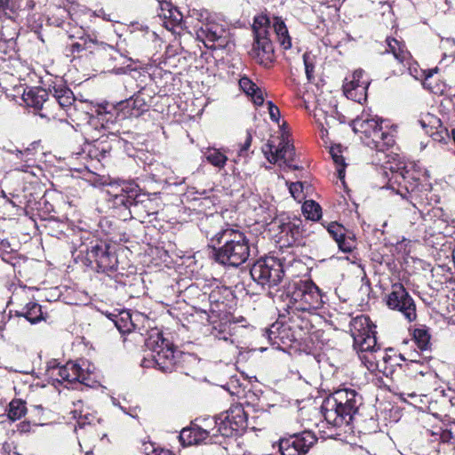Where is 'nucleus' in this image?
I'll use <instances>...</instances> for the list:
<instances>
[{
	"label": "nucleus",
	"mask_w": 455,
	"mask_h": 455,
	"mask_svg": "<svg viewBox=\"0 0 455 455\" xmlns=\"http://www.w3.org/2000/svg\"><path fill=\"white\" fill-rule=\"evenodd\" d=\"M272 27L281 47L283 50L291 47L287 27L280 17H274L271 21L266 14L256 16L252 24L254 40L249 54L253 60L266 68H271L275 61L274 44L270 39Z\"/></svg>",
	"instance_id": "1"
},
{
	"label": "nucleus",
	"mask_w": 455,
	"mask_h": 455,
	"mask_svg": "<svg viewBox=\"0 0 455 455\" xmlns=\"http://www.w3.org/2000/svg\"><path fill=\"white\" fill-rule=\"evenodd\" d=\"M212 243L215 248L214 258L222 265L237 267L251 256L249 239L239 229H222L214 235Z\"/></svg>",
	"instance_id": "2"
},
{
	"label": "nucleus",
	"mask_w": 455,
	"mask_h": 455,
	"mask_svg": "<svg viewBox=\"0 0 455 455\" xmlns=\"http://www.w3.org/2000/svg\"><path fill=\"white\" fill-rule=\"evenodd\" d=\"M285 311L291 322L303 320L323 305L320 289L310 280L295 282L287 289Z\"/></svg>",
	"instance_id": "3"
},
{
	"label": "nucleus",
	"mask_w": 455,
	"mask_h": 455,
	"mask_svg": "<svg viewBox=\"0 0 455 455\" xmlns=\"http://www.w3.org/2000/svg\"><path fill=\"white\" fill-rule=\"evenodd\" d=\"M362 403V396L355 389H338L324 399L322 413L326 422L333 427L348 426Z\"/></svg>",
	"instance_id": "4"
},
{
	"label": "nucleus",
	"mask_w": 455,
	"mask_h": 455,
	"mask_svg": "<svg viewBox=\"0 0 455 455\" xmlns=\"http://www.w3.org/2000/svg\"><path fill=\"white\" fill-rule=\"evenodd\" d=\"M355 133H362L371 139V143L379 151L396 149L397 130L395 125H389L387 121L381 120L373 116L370 110H363L360 116L352 120L350 124Z\"/></svg>",
	"instance_id": "5"
},
{
	"label": "nucleus",
	"mask_w": 455,
	"mask_h": 455,
	"mask_svg": "<svg viewBox=\"0 0 455 455\" xmlns=\"http://www.w3.org/2000/svg\"><path fill=\"white\" fill-rule=\"evenodd\" d=\"M113 204L116 208L128 210L132 218L141 222L147 217L156 214L159 208L156 197L141 193L134 183H124L119 191L113 195Z\"/></svg>",
	"instance_id": "6"
},
{
	"label": "nucleus",
	"mask_w": 455,
	"mask_h": 455,
	"mask_svg": "<svg viewBox=\"0 0 455 455\" xmlns=\"http://www.w3.org/2000/svg\"><path fill=\"white\" fill-rule=\"evenodd\" d=\"M145 346L151 352V359L145 358L142 361L143 367L153 364L163 372H172L177 363L179 351L174 350L172 344L163 337V333L153 329L145 339Z\"/></svg>",
	"instance_id": "7"
},
{
	"label": "nucleus",
	"mask_w": 455,
	"mask_h": 455,
	"mask_svg": "<svg viewBox=\"0 0 455 455\" xmlns=\"http://www.w3.org/2000/svg\"><path fill=\"white\" fill-rule=\"evenodd\" d=\"M375 326L370 318L360 315L354 317L349 323V331L354 339V348L357 351L363 363L372 365V355L377 345Z\"/></svg>",
	"instance_id": "8"
},
{
	"label": "nucleus",
	"mask_w": 455,
	"mask_h": 455,
	"mask_svg": "<svg viewBox=\"0 0 455 455\" xmlns=\"http://www.w3.org/2000/svg\"><path fill=\"white\" fill-rule=\"evenodd\" d=\"M252 280L264 290L277 286L283 279L282 263L274 257L257 260L250 270Z\"/></svg>",
	"instance_id": "9"
},
{
	"label": "nucleus",
	"mask_w": 455,
	"mask_h": 455,
	"mask_svg": "<svg viewBox=\"0 0 455 455\" xmlns=\"http://www.w3.org/2000/svg\"><path fill=\"white\" fill-rule=\"evenodd\" d=\"M196 36L209 49H226L234 44V36L228 26L215 19L201 27Z\"/></svg>",
	"instance_id": "10"
},
{
	"label": "nucleus",
	"mask_w": 455,
	"mask_h": 455,
	"mask_svg": "<svg viewBox=\"0 0 455 455\" xmlns=\"http://www.w3.org/2000/svg\"><path fill=\"white\" fill-rule=\"evenodd\" d=\"M87 266L96 267L98 272L115 271L117 267V257L111 246L101 241L91 242L85 250Z\"/></svg>",
	"instance_id": "11"
},
{
	"label": "nucleus",
	"mask_w": 455,
	"mask_h": 455,
	"mask_svg": "<svg viewBox=\"0 0 455 455\" xmlns=\"http://www.w3.org/2000/svg\"><path fill=\"white\" fill-rule=\"evenodd\" d=\"M217 431L223 436H233L246 429L248 417L240 403L232 404L228 410L221 412L214 419Z\"/></svg>",
	"instance_id": "12"
},
{
	"label": "nucleus",
	"mask_w": 455,
	"mask_h": 455,
	"mask_svg": "<svg viewBox=\"0 0 455 455\" xmlns=\"http://www.w3.org/2000/svg\"><path fill=\"white\" fill-rule=\"evenodd\" d=\"M47 374L54 380L62 383L66 382V387L76 382L88 385L85 371L81 364L68 362L65 365L60 366L55 362L49 363Z\"/></svg>",
	"instance_id": "13"
},
{
	"label": "nucleus",
	"mask_w": 455,
	"mask_h": 455,
	"mask_svg": "<svg viewBox=\"0 0 455 455\" xmlns=\"http://www.w3.org/2000/svg\"><path fill=\"white\" fill-rule=\"evenodd\" d=\"M50 88L45 90L42 87H31L25 90L22 94V100L28 108H33L39 111L38 115L43 118H54L56 114L53 112L52 103L50 99Z\"/></svg>",
	"instance_id": "14"
},
{
	"label": "nucleus",
	"mask_w": 455,
	"mask_h": 455,
	"mask_svg": "<svg viewBox=\"0 0 455 455\" xmlns=\"http://www.w3.org/2000/svg\"><path fill=\"white\" fill-rule=\"evenodd\" d=\"M262 152L271 164L281 161L290 169H299L298 165L292 164L295 156L294 147L284 139H282L278 145H275L273 140H268L267 143L262 147Z\"/></svg>",
	"instance_id": "15"
},
{
	"label": "nucleus",
	"mask_w": 455,
	"mask_h": 455,
	"mask_svg": "<svg viewBox=\"0 0 455 455\" xmlns=\"http://www.w3.org/2000/svg\"><path fill=\"white\" fill-rule=\"evenodd\" d=\"M36 143H32L30 147L24 149L18 148H7L4 147V150L12 156L10 162L12 163V168L14 171L29 173L36 176L35 170L39 171L36 165Z\"/></svg>",
	"instance_id": "16"
},
{
	"label": "nucleus",
	"mask_w": 455,
	"mask_h": 455,
	"mask_svg": "<svg viewBox=\"0 0 455 455\" xmlns=\"http://www.w3.org/2000/svg\"><path fill=\"white\" fill-rule=\"evenodd\" d=\"M158 18L163 26L174 34H180L183 30H188V20H184L183 14L173 6L171 2L159 1Z\"/></svg>",
	"instance_id": "17"
},
{
	"label": "nucleus",
	"mask_w": 455,
	"mask_h": 455,
	"mask_svg": "<svg viewBox=\"0 0 455 455\" xmlns=\"http://www.w3.org/2000/svg\"><path fill=\"white\" fill-rule=\"evenodd\" d=\"M315 442L316 438L312 432L304 431L289 438L281 439L279 451L282 455H303Z\"/></svg>",
	"instance_id": "18"
},
{
	"label": "nucleus",
	"mask_w": 455,
	"mask_h": 455,
	"mask_svg": "<svg viewBox=\"0 0 455 455\" xmlns=\"http://www.w3.org/2000/svg\"><path fill=\"white\" fill-rule=\"evenodd\" d=\"M301 221H291L288 219H276L272 222L273 228L278 230L279 241H283L287 245L294 243L302 235Z\"/></svg>",
	"instance_id": "19"
},
{
	"label": "nucleus",
	"mask_w": 455,
	"mask_h": 455,
	"mask_svg": "<svg viewBox=\"0 0 455 455\" xmlns=\"http://www.w3.org/2000/svg\"><path fill=\"white\" fill-rule=\"evenodd\" d=\"M111 320L115 323L117 330L122 332H131L135 330L140 331L139 323L146 320L145 315L139 312L131 313L130 311L123 310L118 315H111Z\"/></svg>",
	"instance_id": "20"
},
{
	"label": "nucleus",
	"mask_w": 455,
	"mask_h": 455,
	"mask_svg": "<svg viewBox=\"0 0 455 455\" xmlns=\"http://www.w3.org/2000/svg\"><path fill=\"white\" fill-rule=\"evenodd\" d=\"M86 135L87 137L85 138L84 152H86L87 156L92 159L100 161L105 158L110 151V146L107 138L103 135L95 138L94 136L90 135L89 132L86 133Z\"/></svg>",
	"instance_id": "21"
},
{
	"label": "nucleus",
	"mask_w": 455,
	"mask_h": 455,
	"mask_svg": "<svg viewBox=\"0 0 455 455\" xmlns=\"http://www.w3.org/2000/svg\"><path fill=\"white\" fill-rule=\"evenodd\" d=\"M396 156L397 154L393 150L386 155L387 160L383 164V175L387 181L382 188L391 189L398 194V190L395 188V185L398 183V160Z\"/></svg>",
	"instance_id": "22"
},
{
	"label": "nucleus",
	"mask_w": 455,
	"mask_h": 455,
	"mask_svg": "<svg viewBox=\"0 0 455 455\" xmlns=\"http://www.w3.org/2000/svg\"><path fill=\"white\" fill-rule=\"evenodd\" d=\"M209 437V431L202 428L197 425H193L189 427L183 428L180 431L179 436L180 441L183 446H189L206 443V440Z\"/></svg>",
	"instance_id": "23"
},
{
	"label": "nucleus",
	"mask_w": 455,
	"mask_h": 455,
	"mask_svg": "<svg viewBox=\"0 0 455 455\" xmlns=\"http://www.w3.org/2000/svg\"><path fill=\"white\" fill-rule=\"evenodd\" d=\"M50 95L53 98V101L57 102L59 107L66 111L71 109L76 100L73 92L62 84L50 86Z\"/></svg>",
	"instance_id": "24"
},
{
	"label": "nucleus",
	"mask_w": 455,
	"mask_h": 455,
	"mask_svg": "<svg viewBox=\"0 0 455 455\" xmlns=\"http://www.w3.org/2000/svg\"><path fill=\"white\" fill-rule=\"evenodd\" d=\"M203 157L213 167L221 171L225 168L228 157L227 150L223 148L204 147L200 149Z\"/></svg>",
	"instance_id": "25"
},
{
	"label": "nucleus",
	"mask_w": 455,
	"mask_h": 455,
	"mask_svg": "<svg viewBox=\"0 0 455 455\" xmlns=\"http://www.w3.org/2000/svg\"><path fill=\"white\" fill-rule=\"evenodd\" d=\"M404 43L400 42V63L406 68L408 75L416 80H423L425 69L419 68V64L412 60L411 53L404 50Z\"/></svg>",
	"instance_id": "26"
},
{
	"label": "nucleus",
	"mask_w": 455,
	"mask_h": 455,
	"mask_svg": "<svg viewBox=\"0 0 455 455\" xmlns=\"http://www.w3.org/2000/svg\"><path fill=\"white\" fill-rule=\"evenodd\" d=\"M400 313L409 322L417 318L416 305L413 299L409 295L403 286L400 283Z\"/></svg>",
	"instance_id": "27"
},
{
	"label": "nucleus",
	"mask_w": 455,
	"mask_h": 455,
	"mask_svg": "<svg viewBox=\"0 0 455 455\" xmlns=\"http://www.w3.org/2000/svg\"><path fill=\"white\" fill-rule=\"evenodd\" d=\"M98 45V52H100V53H108V63L109 65H112L113 63L124 65L128 61L132 60L131 58H128L125 52H121V50L116 49L110 44L100 41Z\"/></svg>",
	"instance_id": "28"
},
{
	"label": "nucleus",
	"mask_w": 455,
	"mask_h": 455,
	"mask_svg": "<svg viewBox=\"0 0 455 455\" xmlns=\"http://www.w3.org/2000/svg\"><path fill=\"white\" fill-rule=\"evenodd\" d=\"M112 115L107 112L99 111L96 116H91L88 120V124L85 127V133H88L92 129L100 132V130H108L110 125L114 124L111 120Z\"/></svg>",
	"instance_id": "29"
},
{
	"label": "nucleus",
	"mask_w": 455,
	"mask_h": 455,
	"mask_svg": "<svg viewBox=\"0 0 455 455\" xmlns=\"http://www.w3.org/2000/svg\"><path fill=\"white\" fill-rule=\"evenodd\" d=\"M369 85L370 82L368 80L362 81L361 85L357 87H354V85L351 84L343 85L344 94L347 99L362 103V101L366 100Z\"/></svg>",
	"instance_id": "30"
},
{
	"label": "nucleus",
	"mask_w": 455,
	"mask_h": 455,
	"mask_svg": "<svg viewBox=\"0 0 455 455\" xmlns=\"http://www.w3.org/2000/svg\"><path fill=\"white\" fill-rule=\"evenodd\" d=\"M192 20L194 23L193 30L196 35L199 31V28L204 27V25L212 22L214 18L210 14L207 10H198L192 9L188 12V17L187 18Z\"/></svg>",
	"instance_id": "31"
},
{
	"label": "nucleus",
	"mask_w": 455,
	"mask_h": 455,
	"mask_svg": "<svg viewBox=\"0 0 455 455\" xmlns=\"http://www.w3.org/2000/svg\"><path fill=\"white\" fill-rule=\"evenodd\" d=\"M99 43L100 41L92 36H83L79 37L77 42L73 43L70 45V51L72 53L81 52L83 51H86L89 52V53H92V48L98 49Z\"/></svg>",
	"instance_id": "32"
},
{
	"label": "nucleus",
	"mask_w": 455,
	"mask_h": 455,
	"mask_svg": "<svg viewBox=\"0 0 455 455\" xmlns=\"http://www.w3.org/2000/svg\"><path fill=\"white\" fill-rule=\"evenodd\" d=\"M23 310L19 315L25 317L32 324L43 319L41 306L36 302L28 303Z\"/></svg>",
	"instance_id": "33"
},
{
	"label": "nucleus",
	"mask_w": 455,
	"mask_h": 455,
	"mask_svg": "<svg viewBox=\"0 0 455 455\" xmlns=\"http://www.w3.org/2000/svg\"><path fill=\"white\" fill-rule=\"evenodd\" d=\"M24 9V0H0V10L12 19Z\"/></svg>",
	"instance_id": "34"
},
{
	"label": "nucleus",
	"mask_w": 455,
	"mask_h": 455,
	"mask_svg": "<svg viewBox=\"0 0 455 455\" xmlns=\"http://www.w3.org/2000/svg\"><path fill=\"white\" fill-rule=\"evenodd\" d=\"M27 412L26 403L20 399H14L9 403L7 411L8 418L12 420L21 419Z\"/></svg>",
	"instance_id": "35"
},
{
	"label": "nucleus",
	"mask_w": 455,
	"mask_h": 455,
	"mask_svg": "<svg viewBox=\"0 0 455 455\" xmlns=\"http://www.w3.org/2000/svg\"><path fill=\"white\" fill-rule=\"evenodd\" d=\"M127 106L131 108V115L133 116H140L148 110L146 100L140 94L132 96L127 101Z\"/></svg>",
	"instance_id": "36"
},
{
	"label": "nucleus",
	"mask_w": 455,
	"mask_h": 455,
	"mask_svg": "<svg viewBox=\"0 0 455 455\" xmlns=\"http://www.w3.org/2000/svg\"><path fill=\"white\" fill-rule=\"evenodd\" d=\"M341 149L340 146H333L330 149V154L331 158L336 164L337 173L339 180H343L345 178V169L346 164L344 157L340 155Z\"/></svg>",
	"instance_id": "37"
},
{
	"label": "nucleus",
	"mask_w": 455,
	"mask_h": 455,
	"mask_svg": "<svg viewBox=\"0 0 455 455\" xmlns=\"http://www.w3.org/2000/svg\"><path fill=\"white\" fill-rule=\"evenodd\" d=\"M302 211L305 217L311 220H318L322 217V208L315 201H306L303 204Z\"/></svg>",
	"instance_id": "38"
},
{
	"label": "nucleus",
	"mask_w": 455,
	"mask_h": 455,
	"mask_svg": "<svg viewBox=\"0 0 455 455\" xmlns=\"http://www.w3.org/2000/svg\"><path fill=\"white\" fill-rule=\"evenodd\" d=\"M412 337L414 342L421 350H427L429 347L430 335L426 329L417 328L413 330Z\"/></svg>",
	"instance_id": "39"
},
{
	"label": "nucleus",
	"mask_w": 455,
	"mask_h": 455,
	"mask_svg": "<svg viewBox=\"0 0 455 455\" xmlns=\"http://www.w3.org/2000/svg\"><path fill=\"white\" fill-rule=\"evenodd\" d=\"M303 62L307 79L308 82H312L315 78L314 73L316 64V57L312 52H306L303 54Z\"/></svg>",
	"instance_id": "40"
},
{
	"label": "nucleus",
	"mask_w": 455,
	"mask_h": 455,
	"mask_svg": "<svg viewBox=\"0 0 455 455\" xmlns=\"http://www.w3.org/2000/svg\"><path fill=\"white\" fill-rule=\"evenodd\" d=\"M72 413L73 418L76 419L77 426L79 427H84L86 425H91L95 419V416H93L92 414H90L88 412L83 414L82 411H78L77 409L74 410Z\"/></svg>",
	"instance_id": "41"
},
{
	"label": "nucleus",
	"mask_w": 455,
	"mask_h": 455,
	"mask_svg": "<svg viewBox=\"0 0 455 455\" xmlns=\"http://www.w3.org/2000/svg\"><path fill=\"white\" fill-rule=\"evenodd\" d=\"M251 134L247 132L243 142L239 144V148L237 150L238 157H247L249 156V149L251 145Z\"/></svg>",
	"instance_id": "42"
},
{
	"label": "nucleus",
	"mask_w": 455,
	"mask_h": 455,
	"mask_svg": "<svg viewBox=\"0 0 455 455\" xmlns=\"http://www.w3.org/2000/svg\"><path fill=\"white\" fill-rule=\"evenodd\" d=\"M289 191L292 197L298 201L304 198L303 183L300 181L291 182L289 186Z\"/></svg>",
	"instance_id": "43"
},
{
	"label": "nucleus",
	"mask_w": 455,
	"mask_h": 455,
	"mask_svg": "<svg viewBox=\"0 0 455 455\" xmlns=\"http://www.w3.org/2000/svg\"><path fill=\"white\" fill-rule=\"evenodd\" d=\"M421 127L426 130V132H429L427 130L428 127H434L436 124H440V119L431 114H427L423 118L419 121Z\"/></svg>",
	"instance_id": "44"
},
{
	"label": "nucleus",
	"mask_w": 455,
	"mask_h": 455,
	"mask_svg": "<svg viewBox=\"0 0 455 455\" xmlns=\"http://www.w3.org/2000/svg\"><path fill=\"white\" fill-rule=\"evenodd\" d=\"M363 70L357 69L355 70L353 75L351 76V78H346V81L343 85H354V87H357L358 85H361V82L363 81Z\"/></svg>",
	"instance_id": "45"
},
{
	"label": "nucleus",
	"mask_w": 455,
	"mask_h": 455,
	"mask_svg": "<svg viewBox=\"0 0 455 455\" xmlns=\"http://www.w3.org/2000/svg\"><path fill=\"white\" fill-rule=\"evenodd\" d=\"M239 85L241 89L247 94L250 95L251 93L255 92V90H257V85L248 77H242L239 80Z\"/></svg>",
	"instance_id": "46"
},
{
	"label": "nucleus",
	"mask_w": 455,
	"mask_h": 455,
	"mask_svg": "<svg viewBox=\"0 0 455 455\" xmlns=\"http://www.w3.org/2000/svg\"><path fill=\"white\" fill-rule=\"evenodd\" d=\"M337 244L343 252H349L355 247V241L344 235L341 239L338 240Z\"/></svg>",
	"instance_id": "47"
},
{
	"label": "nucleus",
	"mask_w": 455,
	"mask_h": 455,
	"mask_svg": "<svg viewBox=\"0 0 455 455\" xmlns=\"http://www.w3.org/2000/svg\"><path fill=\"white\" fill-rule=\"evenodd\" d=\"M328 233L332 236L336 243L345 235L342 226L336 223H332L329 226Z\"/></svg>",
	"instance_id": "48"
},
{
	"label": "nucleus",
	"mask_w": 455,
	"mask_h": 455,
	"mask_svg": "<svg viewBox=\"0 0 455 455\" xmlns=\"http://www.w3.org/2000/svg\"><path fill=\"white\" fill-rule=\"evenodd\" d=\"M387 305L391 309L398 308V292L393 291L387 296Z\"/></svg>",
	"instance_id": "49"
},
{
	"label": "nucleus",
	"mask_w": 455,
	"mask_h": 455,
	"mask_svg": "<svg viewBox=\"0 0 455 455\" xmlns=\"http://www.w3.org/2000/svg\"><path fill=\"white\" fill-rule=\"evenodd\" d=\"M268 106V113L270 116V118L273 122L278 123L280 119V110L279 108L272 102H267Z\"/></svg>",
	"instance_id": "50"
},
{
	"label": "nucleus",
	"mask_w": 455,
	"mask_h": 455,
	"mask_svg": "<svg viewBox=\"0 0 455 455\" xmlns=\"http://www.w3.org/2000/svg\"><path fill=\"white\" fill-rule=\"evenodd\" d=\"M249 96L251 97L254 104H256L258 106L262 105L264 102L263 92L259 87H257V90H255V92L251 93Z\"/></svg>",
	"instance_id": "51"
},
{
	"label": "nucleus",
	"mask_w": 455,
	"mask_h": 455,
	"mask_svg": "<svg viewBox=\"0 0 455 455\" xmlns=\"http://www.w3.org/2000/svg\"><path fill=\"white\" fill-rule=\"evenodd\" d=\"M387 44L388 49L386 50V52H392L395 59H398V52H396L395 44H397V41L395 38H387Z\"/></svg>",
	"instance_id": "52"
},
{
	"label": "nucleus",
	"mask_w": 455,
	"mask_h": 455,
	"mask_svg": "<svg viewBox=\"0 0 455 455\" xmlns=\"http://www.w3.org/2000/svg\"><path fill=\"white\" fill-rule=\"evenodd\" d=\"M441 440L443 443H453L454 436L452 431L450 429H444L441 434Z\"/></svg>",
	"instance_id": "53"
},
{
	"label": "nucleus",
	"mask_w": 455,
	"mask_h": 455,
	"mask_svg": "<svg viewBox=\"0 0 455 455\" xmlns=\"http://www.w3.org/2000/svg\"><path fill=\"white\" fill-rule=\"evenodd\" d=\"M439 68L437 67L431 69H425L424 82L423 84L426 86L427 84V80L433 76L434 74L437 73Z\"/></svg>",
	"instance_id": "54"
},
{
	"label": "nucleus",
	"mask_w": 455,
	"mask_h": 455,
	"mask_svg": "<svg viewBox=\"0 0 455 455\" xmlns=\"http://www.w3.org/2000/svg\"><path fill=\"white\" fill-rule=\"evenodd\" d=\"M91 54L95 55L98 59H100V60H102L104 62L108 63V53H102V52L100 53V52H98L97 48H92Z\"/></svg>",
	"instance_id": "55"
},
{
	"label": "nucleus",
	"mask_w": 455,
	"mask_h": 455,
	"mask_svg": "<svg viewBox=\"0 0 455 455\" xmlns=\"http://www.w3.org/2000/svg\"><path fill=\"white\" fill-rule=\"evenodd\" d=\"M384 374L386 375L387 379H390L391 380H394L395 379V370L392 369L391 367L386 366L384 368Z\"/></svg>",
	"instance_id": "56"
},
{
	"label": "nucleus",
	"mask_w": 455,
	"mask_h": 455,
	"mask_svg": "<svg viewBox=\"0 0 455 455\" xmlns=\"http://www.w3.org/2000/svg\"><path fill=\"white\" fill-rule=\"evenodd\" d=\"M402 163L400 162V164ZM410 171L408 170V167L406 165L404 166H401L400 165V176H402L403 179H406V178H411V179H415V177L413 175H410Z\"/></svg>",
	"instance_id": "57"
},
{
	"label": "nucleus",
	"mask_w": 455,
	"mask_h": 455,
	"mask_svg": "<svg viewBox=\"0 0 455 455\" xmlns=\"http://www.w3.org/2000/svg\"><path fill=\"white\" fill-rule=\"evenodd\" d=\"M148 455H174L169 450L161 449L159 451L155 450L151 454Z\"/></svg>",
	"instance_id": "58"
},
{
	"label": "nucleus",
	"mask_w": 455,
	"mask_h": 455,
	"mask_svg": "<svg viewBox=\"0 0 455 455\" xmlns=\"http://www.w3.org/2000/svg\"><path fill=\"white\" fill-rule=\"evenodd\" d=\"M35 7V2L34 0H24V9L23 12L26 10H32Z\"/></svg>",
	"instance_id": "59"
},
{
	"label": "nucleus",
	"mask_w": 455,
	"mask_h": 455,
	"mask_svg": "<svg viewBox=\"0 0 455 455\" xmlns=\"http://www.w3.org/2000/svg\"><path fill=\"white\" fill-rule=\"evenodd\" d=\"M214 336L219 339H223V340L228 339V337L223 331H219L218 333L214 334Z\"/></svg>",
	"instance_id": "60"
},
{
	"label": "nucleus",
	"mask_w": 455,
	"mask_h": 455,
	"mask_svg": "<svg viewBox=\"0 0 455 455\" xmlns=\"http://www.w3.org/2000/svg\"><path fill=\"white\" fill-rule=\"evenodd\" d=\"M82 403V401L81 400H78L76 403H74V405L76 407H78L79 408V405Z\"/></svg>",
	"instance_id": "61"
},
{
	"label": "nucleus",
	"mask_w": 455,
	"mask_h": 455,
	"mask_svg": "<svg viewBox=\"0 0 455 455\" xmlns=\"http://www.w3.org/2000/svg\"><path fill=\"white\" fill-rule=\"evenodd\" d=\"M399 397H400V401L406 402L405 398L403 397L402 394L399 395Z\"/></svg>",
	"instance_id": "62"
},
{
	"label": "nucleus",
	"mask_w": 455,
	"mask_h": 455,
	"mask_svg": "<svg viewBox=\"0 0 455 455\" xmlns=\"http://www.w3.org/2000/svg\"><path fill=\"white\" fill-rule=\"evenodd\" d=\"M84 455H93V452L92 451H88L85 452Z\"/></svg>",
	"instance_id": "63"
},
{
	"label": "nucleus",
	"mask_w": 455,
	"mask_h": 455,
	"mask_svg": "<svg viewBox=\"0 0 455 455\" xmlns=\"http://www.w3.org/2000/svg\"><path fill=\"white\" fill-rule=\"evenodd\" d=\"M399 195H400L401 197H403V199H406L407 200V198L403 195V193L401 191L399 192Z\"/></svg>",
	"instance_id": "64"
}]
</instances>
